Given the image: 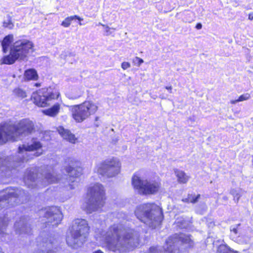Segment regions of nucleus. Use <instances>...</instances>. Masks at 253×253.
Returning a JSON list of instances; mask_svg holds the SVG:
<instances>
[{
  "mask_svg": "<svg viewBox=\"0 0 253 253\" xmlns=\"http://www.w3.org/2000/svg\"><path fill=\"white\" fill-rule=\"evenodd\" d=\"M115 218L114 224L109 227L107 231L100 230L99 226L101 223L96 224L95 232L97 240L104 242L108 248L114 252H124L131 250L139 245V234L129 228L125 227L128 220L126 214L123 212L112 214Z\"/></svg>",
  "mask_w": 253,
  "mask_h": 253,
  "instance_id": "1",
  "label": "nucleus"
},
{
  "mask_svg": "<svg viewBox=\"0 0 253 253\" xmlns=\"http://www.w3.org/2000/svg\"><path fill=\"white\" fill-rule=\"evenodd\" d=\"M65 170L67 173L64 177L60 178L59 175H55L54 172L51 166H46L44 170L39 176L37 169L34 168L27 169L24 176L25 184L29 188L39 189L48 184L62 182L65 184L67 182L70 189H74L76 183L78 182V178L82 173V169L76 166L66 167Z\"/></svg>",
  "mask_w": 253,
  "mask_h": 253,
  "instance_id": "2",
  "label": "nucleus"
},
{
  "mask_svg": "<svg viewBox=\"0 0 253 253\" xmlns=\"http://www.w3.org/2000/svg\"><path fill=\"white\" fill-rule=\"evenodd\" d=\"M42 147L41 142L33 138L30 142L23 144L21 146H19L17 153L14 156L5 159L0 154V170L2 176L7 177L11 176L13 170H19L24 167V163L29 160L40 156L42 152L33 153L32 152L39 150Z\"/></svg>",
  "mask_w": 253,
  "mask_h": 253,
  "instance_id": "3",
  "label": "nucleus"
},
{
  "mask_svg": "<svg viewBox=\"0 0 253 253\" xmlns=\"http://www.w3.org/2000/svg\"><path fill=\"white\" fill-rule=\"evenodd\" d=\"M33 122L29 119H23L15 125L5 122L0 124V145L5 144L9 140H22L34 131Z\"/></svg>",
  "mask_w": 253,
  "mask_h": 253,
  "instance_id": "4",
  "label": "nucleus"
},
{
  "mask_svg": "<svg viewBox=\"0 0 253 253\" xmlns=\"http://www.w3.org/2000/svg\"><path fill=\"white\" fill-rule=\"evenodd\" d=\"M194 245L190 235L176 233L168 238L165 247L152 246L147 253H188L186 250L182 251V249L192 248Z\"/></svg>",
  "mask_w": 253,
  "mask_h": 253,
  "instance_id": "5",
  "label": "nucleus"
},
{
  "mask_svg": "<svg viewBox=\"0 0 253 253\" xmlns=\"http://www.w3.org/2000/svg\"><path fill=\"white\" fill-rule=\"evenodd\" d=\"M135 215L141 222L155 229L159 226L163 219L162 209L154 203H146L138 206Z\"/></svg>",
  "mask_w": 253,
  "mask_h": 253,
  "instance_id": "6",
  "label": "nucleus"
},
{
  "mask_svg": "<svg viewBox=\"0 0 253 253\" xmlns=\"http://www.w3.org/2000/svg\"><path fill=\"white\" fill-rule=\"evenodd\" d=\"M89 227L87 222L83 219H76L73 223L70 235L66 237L68 245L73 249L81 247L86 241Z\"/></svg>",
  "mask_w": 253,
  "mask_h": 253,
  "instance_id": "7",
  "label": "nucleus"
},
{
  "mask_svg": "<svg viewBox=\"0 0 253 253\" xmlns=\"http://www.w3.org/2000/svg\"><path fill=\"white\" fill-rule=\"evenodd\" d=\"M33 43L26 40L16 41L11 45L9 54L1 59V64L11 65L16 61L24 60L30 52L33 51Z\"/></svg>",
  "mask_w": 253,
  "mask_h": 253,
  "instance_id": "8",
  "label": "nucleus"
},
{
  "mask_svg": "<svg viewBox=\"0 0 253 253\" xmlns=\"http://www.w3.org/2000/svg\"><path fill=\"white\" fill-rule=\"evenodd\" d=\"M104 190L103 185L95 183L90 187L87 191L86 199L83 208L88 213H91L101 209L104 205Z\"/></svg>",
  "mask_w": 253,
  "mask_h": 253,
  "instance_id": "9",
  "label": "nucleus"
},
{
  "mask_svg": "<svg viewBox=\"0 0 253 253\" xmlns=\"http://www.w3.org/2000/svg\"><path fill=\"white\" fill-rule=\"evenodd\" d=\"M28 198V194L21 188L8 187L0 191V210L23 203Z\"/></svg>",
  "mask_w": 253,
  "mask_h": 253,
  "instance_id": "10",
  "label": "nucleus"
},
{
  "mask_svg": "<svg viewBox=\"0 0 253 253\" xmlns=\"http://www.w3.org/2000/svg\"><path fill=\"white\" fill-rule=\"evenodd\" d=\"M38 215L41 218L43 225L42 227L48 228L56 227L60 223L63 215L59 208L57 207H49L39 211Z\"/></svg>",
  "mask_w": 253,
  "mask_h": 253,
  "instance_id": "11",
  "label": "nucleus"
},
{
  "mask_svg": "<svg viewBox=\"0 0 253 253\" xmlns=\"http://www.w3.org/2000/svg\"><path fill=\"white\" fill-rule=\"evenodd\" d=\"M132 184L140 195H153L159 190L161 183L155 180L144 179L135 174L132 177Z\"/></svg>",
  "mask_w": 253,
  "mask_h": 253,
  "instance_id": "12",
  "label": "nucleus"
},
{
  "mask_svg": "<svg viewBox=\"0 0 253 253\" xmlns=\"http://www.w3.org/2000/svg\"><path fill=\"white\" fill-rule=\"evenodd\" d=\"M97 110V106L91 101H85L80 105L72 106V116L76 122H83Z\"/></svg>",
  "mask_w": 253,
  "mask_h": 253,
  "instance_id": "13",
  "label": "nucleus"
},
{
  "mask_svg": "<svg viewBox=\"0 0 253 253\" xmlns=\"http://www.w3.org/2000/svg\"><path fill=\"white\" fill-rule=\"evenodd\" d=\"M59 93L56 89L49 87L42 88L34 92L32 99L34 103L38 106L43 107L49 105L52 99L58 98Z\"/></svg>",
  "mask_w": 253,
  "mask_h": 253,
  "instance_id": "14",
  "label": "nucleus"
},
{
  "mask_svg": "<svg viewBox=\"0 0 253 253\" xmlns=\"http://www.w3.org/2000/svg\"><path fill=\"white\" fill-rule=\"evenodd\" d=\"M44 232L41 233L37 238V246L38 249L35 250L34 253H55L57 251L58 242L55 238Z\"/></svg>",
  "mask_w": 253,
  "mask_h": 253,
  "instance_id": "15",
  "label": "nucleus"
},
{
  "mask_svg": "<svg viewBox=\"0 0 253 253\" xmlns=\"http://www.w3.org/2000/svg\"><path fill=\"white\" fill-rule=\"evenodd\" d=\"M121 165L117 158H109L103 161L97 166L98 173L108 177L117 175L120 171Z\"/></svg>",
  "mask_w": 253,
  "mask_h": 253,
  "instance_id": "16",
  "label": "nucleus"
},
{
  "mask_svg": "<svg viewBox=\"0 0 253 253\" xmlns=\"http://www.w3.org/2000/svg\"><path fill=\"white\" fill-rule=\"evenodd\" d=\"M14 228L16 234L21 237L32 234L30 218L28 216H21L19 220L16 221Z\"/></svg>",
  "mask_w": 253,
  "mask_h": 253,
  "instance_id": "17",
  "label": "nucleus"
},
{
  "mask_svg": "<svg viewBox=\"0 0 253 253\" xmlns=\"http://www.w3.org/2000/svg\"><path fill=\"white\" fill-rule=\"evenodd\" d=\"M8 218L6 216H0V235H1V240L8 242L10 235L5 233L6 227L8 222Z\"/></svg>",
  "mask_w": 253,
  "mask_h": 253,
  "instance_id": "18",
  "label": "nucleus"
},
{
  "mask_svg": "<svg viewBox=\"0 0 253 253\" xmlns=\"http://www.w3.org/2000/svg\"><path fill=\"white\" fill-rule=\"evenodd\" d=\"M58 132L63 139L72 143H75L77 139L74 134H72L69 130L65 129L63 127H60Z\"/></svg>",
  "mask_w": 253,
  "mask_h": 253,
  "instance_id": "19",
  "label": "nucleus"
},
{
  "mask_svg": "<svg viewBox=\"0 0 253 253\" xmlns=\"http://www.w3.org/2000/svg\"><path fill=\"white\" fill-rule=\"evenodd\" d=\"M13 42V35L12 34L6 36L1 41V45L3 53H6L9 49L10 45Z\"/></svg>",
  "mask_w": 253,
  "mask_h": 253,
  "instance_id": "20",
  "label": "nucleus"
},
{
  "mask_svg": "<svg viewBox=\"0 0 253 253\" xmlns=\"http://www.w3.org/2000/svg\"><path fill=\"white\" fill-rule=\"evenodd\" d=\"M60 109V105L58 103H57L54 104L50 108L43 110L42 112L44 114L47 116L55 117L58 114Z\"/></svg>",
  "mask_w": 253,
  "mask_h": 253,
  "instance_id": "21",
  "label": "nucleus"
},
{
  "mask_svg": "<svg viewBox=\"0 0 253 253\" xmlns=\"http://www.w3.org/2000/svg\"><path fill=\"white\" fill-rule=\"evenodd\" d=\"M174 173L179 183H186L188 181L189 176H188L183 171L175 169L174 170Z\"/></svg>",
  "mask_w": 253,
  "mask_h": 253,
  "instance_id": "22",
  "label": "nucleus"
},
{
  "mask_svg": "<svg viewBox=\"0 0 253 253\" xmlns=\"http://www.w3.org/2000/svg\"><path fill=\"white\" fill-rule=\"evenodd\" d=\"M84 91L81 89H75L71 92L66 94V96L70 99H77L80 97L83 94Z\"/></svg>",
  "mask_w": 253,
  "mask_h": 253,
  "instance_id": "23",
  "label": "nucleus"
},
{
  "mask_svg": "<svg viewBox=\"0 0 253 253\" xmlns=\"http://www.w3.org/2000/svg\"><path fill=\"white\" fill-rule=\"evenodd\" d=\"M37 71L33 69H30L25 71L24 77L27 80H36L38 79Z\"/></svg>",
  "mask_w": 253,
  "mask_h": 253,
  "instance_id": "24",
  "label": "nucleus"
},
{
  "mask_svg": "<svg viewBox=\"0 0 253 253\" xmlns=\"http://www.w3.org/2000/svg\"><path fill=\"white\" fill-rule=\"evenodd\" d=\"M74 20L83 21V19L76 15L69 16L65 19V20L62 22L61 25L64 27H68L70 25L71 21Z\"/></svg>",
  "mask_w": 253,
  "mask_h": 253,
  "instance_id": "25",
  "label": "nucleus"
},
{
  "mask_svg": "<svg viewBox=\"0 0 253 253\" xmlns=\"http://www.w3.org/2000/svg\"><path fill=\"white\" fill-rule=\"evenodd\" d=\"M216 253H238L232 250L227 245L222 244L218 246Z\"/></svg>",
  "mask_w": 253,
  "mask_h": 253,
  "instance_id": "26",
  "label": "nucleus"
},
{
  "mask_svg": "<svg viewBox=\"0 0 253 253\" xmlns=\"http://www.w3.org/2000/svg\"><path fill=\"white\" fill-rule=\"evenodd\" d=\"M230 193L233 196L235 202L237 203L241 196V190L238 189H232L230 190Z\"/></svg>",
  "mask_w": 253,
  "mask_h": 253,
  "instance_id": "27",
  "label": "nucleus"
},
{
  "mask_svg": "<svg viewBox=\"0 0 253 253\" xmlns=\"http://www.w3.org/2000/svg\"><path fill=\"white\" fill-rule=\"evenodd\" d=\"M250 98V94L248 93H246L240 95L238 99L236 100H233L231 101V103L232 104H235L237 102L243 101L244 100H247Z\"/></svg>",
  "mask_w": 253,
  "mask_h": 253,
  "instance_id": "28",
  "label": "nucleus"
},
{
  "mask_svg": "<svg viewBox=\"0 0 253 253\" xmlns=\"http://www.w3.org/2000/svg\"><path fill=\"white\" fill-rule=\"evenodd\" d=\"M3 26L9 29H12L13 28L14 24L10 16H7V19L3 21Z\"/></svg>",
  "mask_w": 253,
  "mask_h": 253,
  "instance_id": "29",
  "label": "nucleus"
},
{
  "mask_svg": "<svg viewBox=\"0 0 253 253\" xmlns=\"http://www.w3.org/2000/svg\"><path fill=\"white\" fill-rule=\"evenodd\" d=\"M13 93L19 98H24L26 97V93L22 89L18 88L13 90Z\"/></svg>",
  "mask_w": 253,
  "mask_h": 253,
  "instance_id": "30",
  "label": "nucleus"
},
{
  "mask_svg": "<svg viewBox=\"0 0 253 253\" xmlns=\"http://www.w3.org/2000/svg\"><path fill=\"white\" fill-rule=\"evenodd\" d=\"M200 198V194H198L196 195L195 194H188V200H189L190 203H196L199 198Z\"/></svg>",
  "mask_w": 253,
  "mask_h": 253,
  "instance_id": "31",
  "label": "nucleus"
},
{
  "mask_svg": "<svg viewBox=\"0 0 253 253\" xmlns=\"http://www.w3.org/2000/svg\"><path fill=\"white\" fill-rule=\"evenodd\" d=\"M134 63L137 66H139L142 63H143V60L139 57H136L133 59Z\"/></svg>",
  "mask_w": 253,
  "mask_h": 253,
  "instance_id": "32",
  "label": "nucleus"
},
{
  "mask_svg": "<svg viewBox=\"0 0 253 253\" xmlns=\"http://www.w3.org/2000/svg\"><path fill=\"white\" fill-rule=\"evenodd\" d=\"M121 67L124 70H126L130 67V64L128 62H124L122 63Z\"/></svg>",
  "mask_w": 253,
  "mask_h": 253,
  "instance_id": "33",
  "label": "nucleus"
},
{
  "mask_svg": "<svg viewBox=\"0 0 253 253\" xmlns=\"http://www.w3.org/2000/svg\"><path fill=\"white\" fill-rule=\"evenodd\" d=\"M240 225V224H238L236 227H231L230 229L231 231L233 232L235 234H237L238 233L237 227Z\"/></svg>",
  "mask_w": 253,
  "mask_h": 253,
  "instance_id": "34",
  "label": "nucleus"
},
{
  "mask_svg": "<svg viewBox=\"0 0 253 253\" xmlns=\"http://www.w3.org/2000/svg\"><path fill=\"white\" fill-rule=\"evenodd\" d=\"M100 25H102L103 27H105L106 28V32L107 33V35H109L111 34V33L109 32V30L110 29V28H109L108 26H106L105 25L101 24V23H99Z\"/></svg>",
  "mask_w": 253,
  "mask_h": 253,
  "instance_id": "35",
  "label": "nucleus"
},
{
  "mask_svg": "<svg viewBox=\"0 0 253 253\" xmlns=\"http://www.w3.org/2000/svg\"><path fill=\"white\" fill-rule=\"evenodd\" d=\"M202 28V24L201 23H198L196 25V28L198 30H200Z\"/></svg>",
  "mask_w": 253,
  "mask_h": 253,
  "instance_id": "36",
  "label": "nucleus"
},
{
  "mask_svg": "<svg viewBox=\"0 0 253 253\" xmlns=\"http://www.w3.org/2000/svg\"><path fill=\"white\" fill-rule=\"evenodd\" d=\"M166 89H168L169 90V93H171V90H172V86H166L165 87Z\"/></svg>",
  "mask_w": 253,
  "mask_h": 253,
  "instance_id": "37",
  "label": "nucleus"
},
{
  "mask_svg": "<svg viewBox=\"0 0 253 253\" xmlns=\"http://www.w3.org/2000/svg\"><path fill=\"white\" fill-rule=\"evenodd\" d=\"M182 201L186 203H190L189 200H188V197L185 199H182Z\"/></svg>",
  "mask_w": 253,
  "mask_h": 253,
  "instance_id": "38",
  "label": "nucleus"
},
{
  "mask_svg": "<svg viewBox=\"0 0 253 253\" xmlns=\"http://www.w3.org/2000/svg\"><path fill=\"white\" fill-rule=\"evenodd\" d=\"M249 19L251 20H252L253 19V15L252 14H249Z\"/></svg>",
  "mask_w": 253,
  "mask_h": 253,
  "instance_id": "39",
  "label": "nucleus"
},
{
  "mask_svg": "<svg viewBox=\"0 0 253 253\" xmlns=\"http://www.w3.org/2000/svg\"><path fill=\"white\" fill-rule=\"evenodd\" d=\"M103 253V252H102L101 251H100V250H97V251H96L94 252H93V253Z\"/></svg>",
  "mask_w": 253,
  "mask_h": 253,
  "instance_id": "40",
  "label": "nucleus"
},
{
  "mask_svg": "<svg viewBox=\"0 0 253 253\" xmlns=\"http://www.w3.org/2000/svg\"><path fill=\"white\" fill-rule=\"evenodd\" d=\"M223 199L224 200H226H226H228V198H227V196H224V197H223Z\"/></svg>",
  "mask_w": 253,
  "mask_h": 253,
  "instance_id": "41",
  "label": "nucleus"
},
{
  "mask_svg": "<svg viewBox=\"0 0 253 253\" xmlns=\"http://www.w3.org/2000/svg\"><path fill=\"white\" fill-rule=\"evenodd\" d=\"M81 21H79V25H81H81H84V24L82 23L81 22Z\"/></svg>",
  "mask_w": 253,
  "mask_h": 253,
  "instance_id": "42",
  "label": "nucleus"
},
{
  "mask_svg": "<svg viewBox=\"0 0 253 253\" xmlns=\"http://www.w3.org/2000/svg\"><path fill=\"white\" fill-rule=\"evenodd\" d=\"M35 85H36V86H38H38H40V84H39V83H36V84H35Z\"/></svg>",
  "mask_w": 253,
  "mask_h": 253,
  "instance_id": "43",
  "label": "nucleus"
},
{
  "mask_svg": "<svg viewBox=\"0 0 253 253\" xmlns=\"http://www.w3.org/2000/svg\"><path fill=\"white\" fill-rule=\"evenodd\" d=\"M0 253H3L2 251H1V247H0Z\"/></svg>",
  "mask_w": 253,
  "mask_h": 253,
  "instance_id": "44",
  "label": "nucleus"
},
{
  "mask_svg": "<svg viewBox=\"0 0 253 253\" xmlns=\"http://www.w3.org/2000/svg\"><path fill=\"white\" fill-rule=\"evenodd\" d=\"M185 22H190L191 21H190V20H185Z\"/></svg>",
  "mask_w": 253,
  "mask_h": 253,
  "instance_id": "45",
  "label": "nucleus"
},
{
  "mask_svg": "<svg viewBox=\"0 0 253 253\" xmlns=\"http://www.w3.org/2000/svg\"><path fill=\"white\" fill-rule=\"evenodd\" d=\"M98 120V117H96L95 121H97Z\"/></svg>",
  "mask_w": 253,
  "mask_h": 253,
  "instance_id": "46",
  "label": "nucleus"
},
{
  "mask_svg": "<svg viewBox=\"0 0 253 253\" xmlns=\"http://www.w3.org/2000/svg\"><path fill=\"white\" fill-rule=\"evenodd\" d=\"M95 126H99V125H98V124H95Z\"/></svg>",
  "mask_w": 253,
  "mask_h": 253,
  "instance_id": "47",
  "label": "nucleus"
}]
</instances>
